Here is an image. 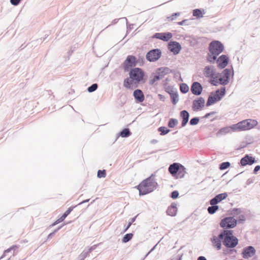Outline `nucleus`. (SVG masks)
I'll return each instance as SVG.
<instances>
[{"label":"nucleus","mask_w":260,"mask_h":260,"mask_svg":"<svg viewBox=\"0 0 260 260\" xmlns=\"http://www.w3.org/2000/svg\"><path fill=\"white\" fill-rule=\"evenodd\" d=\"M172 103L175 105L179 101V95L177 91H175L174 92L170 94Z\"/></svg>","instance_id":"obj_30"},{"label":"nucleus","mask_w":260,"mask_h":260,"mask_svg":"<svg viewBox=\"0 0 260 260\" xmlns=\"http://www.w3.org/2000/svg\"><path fill=\"white\" fill-rule=\"evenodd\" d=\"M133 233H127L126 234L122 239V243H126L129 241L133 237Z\"/></svg>","instance_id":"obj_38"},{"label":"nucleus","mask_w":260,"mask_h":260,"mask_svg":"<svg viewBox=\"0 0 260 260\" xmlns=\"http://www.w3.org/2000/svg\"><path fill=\"white\" fill-rule=\"evenodd\" d=\"M218 56V55H216L215 54H211L210 53L207 54V59L209 62L213 63L215 60L217 61Z\"/></svg>","instance_id":"obj_37"},{"label":"nucleus","mask_w":260,"mask_h":260,"mask_svg":"<svg viewBox=\"0 0 260 260\" xmlns=\"http://www.w3.org/2000/svg\"><path fill=\"white\" fill-rule=\"evenodd\" d=\"M10 1L12 5L17 6L19 4L21 0H10Z\"/></svg>","instance_id":"obj_57"},{"label":"nucleus","mask_w":260,"mask_h":260,"mask_svg":"<svg viewBox=\"0 0 260 260\" xmlns=\"http://www.w3.org/2000/svg\"><path fill=\"white\" fill-rule=\"evenodd\" d=\"M243 212V210L241 208H233L231 211V214L234 216L240 214Z\"/></svg>","instance_id":"obj_40"},{"label":"nucleus","mask_w":260,"mask_h":260,"mask_svg":"<svg viewBox=\"0 0 260 260\" xmlns=\"http://www.w3.org/2000/svg\"><path fill=\"white\" fill-rule=\"evenodd\" d=\"M220 237L223 239V245L227 248H234L238 244V239L233 235L232 230H221Z\"/></svg>","instance_id":"obj_2"},{"label":"nucleus","mask_w":260,"mask_h":260,"mask_svg":"<svg viewBox=\"0 0 260 260\" xmlns=\"http://www.w3.org/2000/svg\"><path fill=\"white\" fill-rule=\"evenodd\" d=\"M204 74L207 77H213L215 75V71L212 66H206L204 68Z\"/></svg>","instance_id":"obj_26"},{"label":"nucleus","mask_w":260,"mask_h":260,"mask_svg":"<svg viewBox=\"0 0 260 260\" xmlns=\"http://www.w3.org/2000/svg\"><path fill=\"white\" fill-rule=\"evenodd\" d=\"M217 75L219 77L220 84L224 86L229 83L231 75H234V70L233 68H226L224 69L221 73H218Z\"/></svg>","instance_id":"obj_7"},{"label":"nucleus","mask_w":260,"mask_h":260,"mask_svg":"<svg viewBox=\"0 0 260 260\" xmlns=\"http://www.w3.org/2000/svg\"><path fill=\"white\" fill-rule=\"evenodd\" d=\"M106 176V171L105 170H99L97 173V177L99 178H105Z\"/></svg>","instance_id":"obj_48"},{"label":"nucleus","mask_w":260,"mask_h":260,"mask_svg":"<svg viewBox=\"0 0 260 260\" xmlns=\"http://www.w3.org/2000/svg\"><path fill=\"white\" fill-rule=\"evenodd\" d=\"M208 49L210 53L219 55L223 52L224 45L220 41L214 40L209 44Z\"/></svg>","instance_id":"obj_8"},{"label":"nucleus","mask_w":260,"mask_h":260,"mask_svg":"<svg viewBox=\"0 0 260 260\" xmlns=\"http://www.w3.org/2000/svg\"><path fill=\"white\" fill-rule=\"evenodd\" d=\"M134 83V81L129 78H126L124 80L123 86L127 89H132L133 88V84Z\"/></svg>","instance_id":"obj_29"},{"label":"nucleus","mask_w":260,"mask_h":260,"mask_svg":"<svg viewBox=\"0 0 260 260\" xmlns=\"http://www.w3.org/2000/svg\"><path fill=\"white\" fill-rule=\"evenodd\" d=\"M231 249L228 250V249H224L223 250V254H233L234 252H236V250L234 248H230Z\"/></svg>","instance_id":"obj_53"},{"label":"nucleus","mask_w":260,"mask_h":260,"mask_svg":"<svg viewBox=\"0 0 260 260\" xmlns=\"http://www.w3.org/2000/svg\"><path fill=\"white\" fill-rule=\"evenodd\" d=\"M256 253V250L252 246H248L242 249V255L244 258H249L253 256Z\"/></svg>","instance_id":"obj_14"},{"label":"nucleus","mask_w":260,"mask_h":260,"mask_svg":"<svg viewBox=\"0 0 260 260\" xmlns=\"http://www.w3.org/2000/svg\"><path fill=\"white\" fill-rule=\"evenodd\" d=\"M223 93L220 94V96H216V94L214 93V92H212L210 93V94L209 95L207 103L206 106L209 107L216 103L220 101L223 98Z\"/></svg>","instance_id":"obj_15"},{"label":"nucleus","mask_w":260,"mask_h":260,"mask_svg":"<svg viewBox=\"0 0 260 260\" xmlns=\"http://www.w3.org/2000/svg\"><path fill=\"white\" fill-rule=\"evenodd\" d=\"M76 207L77 206H72L70 207L67 210V211L62 215V216L66 218L71 213V212L73 210V209Z\"/></svg>","instance_id":"obj_47"},{"label":"nucleus","mask_w":260,"mask_h":260,"mask_svg":"<svg viewBox=\"0 0 260 260\" xmlns=\"http://www.w3.org/2000/svg\"><path fill=\"white\" fill-rule=\"evenodd\" d=\"M133 96L137 103H142L145 100V96L142 91L139 89H137L134 91Z\"/></svg>","instance_id":"obj_21"},{"label":"nucleus","mask_w":260,"mask_h":260,"mask_svg":"<svg viewBox=\"0 0 260 260\" xmlns=\"http://www.w3.org/2000/svg\"><path fill=\"white\" fill-rule=\"evenodd\" d=\"M138 216V214L136 216L130 219V221H129V222L128 223L127 226L124 228L123 231V233L126 232L128 229L130 228V226H131V225L133 224V222H134L137 218V217Z\"/></svg>","instance_id":"obj_42"},{"label":"nucleus","mask_w":260,"mask_h":260,"mask_svg":"<svg viewBox=\"0 0 260 260\" xmlns=\"http://www.w3.org/2000/svg\"><path fill=\"white\" fill-rule=\"evenodd\" d=\"M190 91L193 94L199 96L202 92L203 86L199 82H193L191 85Z\"/></svg>","instance_id":"obj_16"},{"label":"nucleus","mask_w":260,"mask_h":260,"mask_svg":"<svg viewBox=\"0 0 260 260\" xmlns=\"http://www.w3.org/2000/svg\"><path fill=\"white\" fill-rule=\"evenodd\" d=\"M246 220L245 217L243 215H240L239 216L238 218L237 222L239 223H243Z\"/></svg>","instance_id":"obj_54"},{"label":"nucleus","mask_w":260,"mask_h":260,"mask_svg":"<svg viewBox=\"0 0 260 260\" xmlns=\"http://www.w3.org/2000/svg\"><path fill=\"white\" fill-rule=\"evenodd\" d=\"M260 170V166L257 165L255 167L253 171V173L254 174H256L257 173V172Z\"/></svg>","instance_id":"obj_59"},{"label":"nucleus","mask_w":260,"mask_h":260,"mask_svg":"<svg viewBox=\"0 0 260 260\" xmlns=\"http://www.w3.org/2000/svg\"><path fill=\"white\" fill-rule=\"evenodd\" d=\"M188 20L187 19H184L181 21L177 22L176 23L177 25H183L185 24H187L186 23V22H187Z\"/></svg>","instance_id":"obj_58"},{"label":"nucleus","mask_w":260,"mask_h":260,"mask_svg":"<svg viewBox=\"0 0 260 260\" xmlns=\"http://www.w3.org/2000/svg\"><path fill=\"white\" fill-rule=\"evenodd\" d=\"M231 131H236V129L234 127V124L230 126H225L221 128L216 133L217 137H220L221 136L225 135Z\"/></svg>","instance_id":"obj_23"},{"label":"nucleus","mask_w":260,"mask_h":260,"mask_svg":"<svg viewBox=\"0 0 260 260\" xmlns=\"http://www.w3.org/2000/svg\"><path fill=\"white\" fill-rule=\"evenodd\" d=\"M90 201V199H86V200H83L81 202H80V203H79L77 206H80L84 203H87L89 201Z\"/></svg>","instance_id":"obj_62"},{"label":"nucleus","mask_w":260,"mask_h":260,"mask_svg":"<svg viewBox=\"0 0 260 260\" xmlns=\"http://www.w3.org/2000/svg\"><path fill=\"white\" fill-rule=\"evenodd\" d=\"M231 164L229 161H225L219 164V169L220 170H224L230 167Z\"/></svg>","instance_id":"obj_41"},{"label":"nucleus","mask_w":260,"mask_h":260,"mask_svg":"<svg viewBox=\"0 0 260 260\" xmlns=\"http://www.w3.org/2000/svg\"><path fill=\"white\" fill-rule=\"evenodd\" d=\"M197 260H207V258L204 256H200L198 257Z\"/></svg>","instance_id":"obj_63"},{"label":"nucleus","mask_w":260,"mask_h":260,"mask_svg":"<svg viewBox=\"0 0 260 260\" xmlns=\"http://www.w3.org/2000/svg\"><path fill=\"white\" fill-rule=\"evenodd\" d=\"M257 124L256 120L247 119L234 124V127L236 129V131H244L249 130Z\"/></svg>","instance_id":"obj_5"},{"label":"nucleus","mask_w":260,"mask_h":260,"mask_svg":"<svg viewBox=\"0 0 260 260\" xmlns=\"http://www.w3.org/2000/svg\"><path fill=\"white\" fill-rule=\"evenodd\" d=\"M215 94H216V96H220V94H223V97L225 95L226 93V88L225 86H222L220 89H217L215 92H214Z\"/></svg>","instance_id":"obj_39"},{"label":"nucleus","mask_w":260,"mask_h":260,"mask_svg":"<svg viewBox=\"0 0 260 260\" xmlns=\"http://www.w3.org/2000/svg\"><path fill=\"white\" fill-rule=\"evenodd\" d=\"M98 84L93 83L87 88V91L88 92H90V93L94 92L98 89Z\"/></svg>","instance_id":"obj_46"},{"label":"nucleus","mask_w":260,"mask_h":260,"mask_svg":"<svg viewBox=\"0 0 260 260\" xmlns=\"http://www.w3.org/2000/svg\"><path fill=\"white\" fill-rule=\"evenodd\" d=\"M129 78L134 81V84H144L147 80L145 72L140 68H134L129 71Z\"/></svg>","instance_id":"obj_3"},{"label":"nucleus","mask_w":260,"mask_h":260,"mask_svg":"<svg viewBox=\"0 0 260 260\" xmlns=\"http://www.w3.org/2000/svg\"><path fill=\"white\" fill-rule=\"evenodd\" d=\"M138 62V60L136 56L132 55H128L122 64L124 71L125 72L129 71L133 67L137 64Z\"/></svg>","instance_id":"obj_9"},{"label":"nucleus","mask_w":260,"mask_h":260,"mask_svg":"<svg viewBox=\"0 0 260 260\" xmlns=\"http://www.w3.org/2000/svg\"><path fill=\"white\" fill-rule=\"evenodd\" d=\"M18 248V246H17L16 245H12V246H11L10 248H8L7 249L5 250L4 251L3 255L1 256L0 259L5 257L8 253L11 252L12 250H13L14 251Z\"/></svg>","instance_id":"obj_32"},{"label":"nucleus","mask_w":260,"mask_h":260,"mask_svg":"<svg viewBox=\"0 0 260 260\" xmlns=\"http://www.w3.org/2000/svg\"><path fill=\"white\" fill-rule=\"evenodd\" d=\"M168 171L175 179L182 178L186 173L185 167L179 162L171 164L169 167Z\"/></svg>","instance_id":"obj_4"},{"label":"nucleus","mask_w":260,"mask_h":260,"mask_svg":"<svg viewBox=\"0 0 260 260\" xmlns=\"http://www.w3.org/2000/svg\"><path fill=\"white\" fill-rule=\"evenodd\" d=\"M158 98L159 99L162 101V102H165V100H166V98L164 95L161 94H158Z\"/></svg>","instance_id":"obj_60"},{"label":"nucleus","mask_w":260,"mask_h":260,"mask_svg":"<svg viewBox=\"0 0 260 260\" xmlns=\"http://www.w3.org/2000/svg\"><path fill=\"white\" fill-rule=\"evenodd\" d=\"M217 112L216 111H212V112H210L209 113H206L204 116L202 117L201 118H209L210 116L211 115H213L215 114H216Z\"/></svg>","instance_id":"obj_55"},{"label":"nucleus","mask_w":260,"mask_h":260,"mask_svg":"<svg viewBox=\"0 0 260 260\" xmlns=\"http://www.w3.org/2000/svg\"><path fill=\"white\" fill-rule=\"evenodd\" d=\"M168 49L173 53L174 55L179 54L182 49L180 44L175 41H171L168 45Z\"/></svg>","instance_id":"obj_13"},{"label":"nucleus","mask_w":260,"mask_h":260,"mask_svg":"<svg viewBox=\"0 0 260 260\" xmlns=\"http://www.w3.org/2000/svg\"><path fill=\"white\" fill-rule=\"evenodd\" d=\"M237 224V220L233 217H226L222 219L220 222V226L224 230H230L235 228Z\"/></svg>","instance_id":"obj_10"},{"label":"nucleus","mask_w":260,"mask_h":260,"mask_svg":"<svg viewBox=\"0 0 260 260\" xmlns=\"http://www.w3.org/2000/svg\"><path fill=\"white\" fill-rule=\"evenodd\" d=\"M126 21V25H127V33H128L129 31H130L132 29H133V24H128L127 22V19L125 18Z\"/></svg>","instance_id":"obj_56"},{"label":"nucleus","mask_w":260,"mask_h":260,"mask_svg":"<svg viewBox=\"0 0 260 260\" xmlns=\"http://www.w3.org/2000/svg\"><path fill=\"white\" fill-rule=\"evenodd\" d=\"M173 37V35L170 32H156L155 33L153 38L159 39L165 42H168Z\"/></svg>","instance_id":"obj_18"},{"label":"nucleus","mask_w":260,"mask_h":260,"mask_svg":"<svg viewBox=\"0 0 260 260\" xmlns=\"http://www.w3.org/2000/svg\"><path fill=\"white\" fill-rule=\"evenodd\" d=\"M90 252H88V250H84L79 256L78 258L79 260H84L86 257H87Z\"/></svg>","instance_id":"obj_44"},{"label":"nucleus","mask_w":260,"mask_h":260,"mask_svg":"<svg viewBox=\"0 0 260 260\" xmlns=\"http://www.w3.org/2000/svg\"><path fill=\"white\" fill-rule=\"evenodd\" d=\"M171 70L168 67H160L157 68L155 73L149 81V84L153 85L156 81L162 79L165 75L169 74Z\"/></svg>","instance_id":"obj_6"},{"label":"nucleus","mask_w":260,"mask_h":260,"mask_svg":"<svg viewBox=\"0 0 260 260\" xmlns=\"http://www.w3.org/2000/svg\"><path fill=\"white\" fill-rule=\"evenodd\" d=\"M155 172L149 177L143 180L136 188L139 190V196H145L153 191L157 186L158 183L154 179Z\"/></svg>","instance_id":"obj_1"},{"label":"nucleus","mask_w":260,"mask_h":260,"mask_svg":"<svg viewBox=\"0 0 260 260\" xmlns=\"http://www.w3.org/2000/svg\"><path fill=\"white\" fill-rule=\"evenodd\" d=\"M189 116V113L187 110H183L180 112V117L182 119L181 127L186 126L188 122Z\"/></svg>","instance_id":"obj_22"},{"label":"nucleus","mask_w":260,"mask_h":260,"mask_svg":"<svg viewBox=\"0 0 260 260\" xmlns=\"http://www.w3.org/2000/svg\"><path fill=\"white\" fill-rule=\"evenodd\" d=\"M229 60V57L226 55H220L217 59V67L220 69H224L228 64Z\"/></svg>","instance_id":"obj_17"},{"label":"nucleus","mask_w":260,"mask_h":260,"mask_svg":"<svg viewBox=\"0 0 260 260\" xmlns=\"http://www.w3.org/2000/svg\"><path fill=\"white\" fill-rule=\"evenodd\" d=\"M204 10H202L200 9H196L193 10L192 15L196 17L197 19H200L203 17L204 14Z\"/></svg>","instance_id":"obj_31"},{"label":"nucleus","mask_w":260,"mask_h":260,"mask_svg":"<svg viewBox=\"0 0 260 260\" xmlns=\"http://www.w3.org/2000/svg\"><path fill=\"white\" fill-rule=\"evenodd\" d=\"M176 90H177L176 89L173 88L172 86H168L165 89L166 92H167L168 93H169V95Z\"/></svg>","instance_id":"obj_50"},{"label":"nucleus","mask_w":260,"mask_h":260,"mask_svg":"<svg viewBox=\"0 0 260 260\" xmlns=\"http://www.w3.org/2000/svg\"><path fill=\"white\" fill-rule=\"evenodd\" d=\"M178 123V121L176 118H171L169 119L168 126L170 128H174Z\"/></svg>","instance_id":"obj_35"},{"label":"nucleus","mask_w":260,"mask_h":260,"mask_svg":"<svg viewBox=\"0 0 260 260\" xmlns=\"http://www.w3.org/2000/svg\"><path fill=\"white\" fill-rule=\"evenodd\" d=\"M96 246H97L96 245H94L93 246H91L88 249V252H90V253L93 250H94L96 248Z\"/></svg>","instance_id":"obj_61"},{"label":"nucleus","mask_w":260,"mask_h":260,"mask_svg":"<svg viewBox=\"0 0 260 260\" xmlns=\"http://www.w3.org/2000/svg\"><path fill=\"white\" fill-rule=\"evenodd\" d=\"M161 55V51L158 48L149 50L146 55V59L150 62L158 60Z\"/></svg>","instance_id":"obj_11"},{"label":"nucleus","mask_w":260,"mask_h":260,"mask_svg":"<svg viewBox=\"0 0 260 260\" xmlns=\"http://www.w3.org/2000/svg\"><path fill=\"white\" fill-rule=\"evenodd\" d=\"M209 203L211 206L208 207V212L210 214H213L218 210L219 206L217 204L213 205V203H211V200Z\"/></svg>","instance_id":"obj_28"},{"label":"nucleus","mask_w":260,"mask_h":260,"mask_svg":"<svg viewBox=\"0 0 260 260\" xmlns=\"http://www.w3.org/2000/svg\"><path fill=\"white\" fill-rule=\"evenodd\" d=\"M200 121V118L199 117H194L190 119L189 123L190 125H197Z\"/></svg>","instance_id":"obj_45"},{"label":"nucleus","mask_w":260,"mask_h":260,"mask_svg":"<svg viewBox=\"0 0 260 260\" xmlns=\"http://www.w3.org/2000/svg\"><path fill=\"white\" fill-rule=\"evenodd\" d=\"M66 218L64 217H63L62 216H61L60 218L57 219L53 223H52L51 226H55L56 224H58L59 223L61 222L62 221H63Z\"/></svg>","instance_id":"obj_51"},{"label":"nucleus","mask_w":260,"mask_h":260,"mask_svg":"<svg viewBox=\"0 0 260 260\" xmlns=\"http://www.w3.org/2000/svg\"><path fill=\"white\" fill-rule=\"evenodd\" d=\"M131 135L132 133L128 128H124L117 134L116 139L119 137H121L122 138H127L129 137Z\"/></svg>","instance_id":"obj_27"},{"label":"nucleus","mask_w":260,"mask_h":260,"mask_svg":"<svg viewBox=\"0 0 260 260\" xmlns=\"http://www.w3.org/2000/svg\"><path fill=\"white\" fill-rule=\"evenodd\" d=\"M62 227V225L58 226L57 229H56L53 232L50 233L47 237V239H50L52 238V237L54 236V235Z\"/></svg>","instance_id":"obj_49"},{"label":"nucleus","mask_w":260,"mask_h":260,"mask_svg":"<svg viewBox=\"0 0 260 260\" xmlns=\"http://www.w3.org/2000/svg\"><path fill=\"white\" fill-rule=\"evenodd\" d=\"M177 212V204L175 202L172 203L170 206H169L166 211V213L168 215L171 216H176Z\"/></svg>","instance_id":"obj_25"},{"label":"nucleus","mask_w":260,"mask_h":260,"mask_svg":"<svg viewBox=\"0 0 260 260\" xmlns=\"http://www.w3.org/2000/svg\"><path fill=\"white\" fill-rule=\"evenodd\" d=\"M180 15V12H176L172 14L171 16L167 17L168 21H172L176 19V18Z\"/></svg>","instance_id":"obj_43"},{"label":"nucleus","mask_w":260,"mask_h":260,"mask_svg":"<svg viewBox=\"0 0 260 260\" xmlns=\"http://www.w3.org/2000/svg\"><path fill=\"white\" fill-rule=\"evenodd\" d=\"M256 162L255 158L249 154H246L243 157L240 162V164L242 166H245L246 165H252Z\"/></svg>","instance_id":"obj_20"},{"label":"nucleus","mask_w":260,"mask_h":260,"mask_svg":"<svg viewBox=\"0 0 260 260\" xmlns=\"http://www.w3.org/2000/svg\"><path fill=\"white\" fill-rule=\"evenodd\" d=\"M227 197L228 193L226 192L219 193L211 199V203H213V205L217 204L222 200L225 199Z\"/></svg>","instance_id":"obj_24"},{"label":"nucleus","mask_w":260,"mask_h":260,"mask_svg":"<svg viewBox=\"0 0 260 260\" xmlns=\"http://www.w3.org/2000/svg\"><path fill=\"white\" fill-rule=\"evenodd\" d=\"M119 20V19H114V20H113V21H112L111 22V25H113V24H116L118 21Z\"/></svg>","instance_id":"obj_64"},{"label":"nucleus","mask_w":260,"mask_h":260,"mask_svg":"<svg viewBox=\"0 0 260 260\" xmlns=\"http://www.w3.org/2000/svg\"><path fill=\"white\" fill-rule=\"evenodd\" d=\"M179 194V192L177 190H174L171 193L170 197L173 199H176L178 197Z\"/></svg>","instance_id":"obj_52"},{"label":"nucleus","mask_w":260,"mask_h":260,"mask_svg":"<svg viewBox=\"0 0 260 260\" xmlns=\"http://www.w3.org/2000/svg\"><path fill=\"white\" fill-rule=\"evenodd\" d=\"M189 89V86L187 84L183 83L180 84V90L182 93H186L188 92Z\"/></svg>","instance_id":"obj_36"},{"label":"nucleus","mask_w":260,"mask_h":260,"mask_svg":"<svg viewBox=\"0 0 260 260\" xmlns=\"http://www.w3.org/2000/svg\"><path fill=\"white\" fill-rule=\"evenodd\" d=\"M157 131L160 133V135L161 136H165L171 131L170 129L164 126L159 127Z\"/></svg>","instance_id":"obj_33"},{"label":"nucleus","mask_w":260,"mask_h":260,"mask_svg":"<svg viewBox=\"0 0 260 260\" xmlns=\"http://www.w3.org/2000/svg\"><path fill=\"white\" fill-rule=\"evenodd\" d=\"M211 79L210 80V83L213 86H218L219 83V77L218 75L214 76L213 77H211Z\"/></svg>","instance_id":"obj_34"},{"label":"nucleus","mask_w":260,"mask_h":260,"mask_svg":"<svg viewBox=\"0 0 260 260\" xmlns=\"http://www.w3.org/2000/svg\"><path fill=\"white\" fill-rule=\"evenodd\" d=\"M210 241L212 243L214 247L216 248L217 250H219L221 248V243H223V239L220 237V233L217 236H213L210 239Z\"/></svg>","instance_id":"obj_19"},{"label":"nucleus","mask_w":260,"mask_h":260,"mask_svg":"<svg viewBox=\"0 0 260 260\" xmlns=\"http://www.w3.org/2000/svg\"><path fill=\"white\" fill-rule=\"evenodd\" d=\"M205 104V101L203 97L197 98L192 101V109L194 112L200 111L204 107Z\"/></svg>","instance_id":"obj_12"}]
</instances>
